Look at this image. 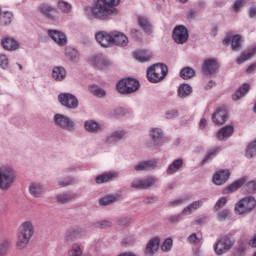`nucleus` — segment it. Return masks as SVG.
<instances>
[{"label":"nucleus","instance_id":"nucleus-58","mask_svg":"<svg viewBox=\"0 0 256 256\" xmlns=\"http://www.w3.org/2000/svg\"><path fill=\"white\" fill-rule=\"evenodd\" d=\"M73 184V179H67L66 181H58V185L60 187H67V185H72Z\"/></svg>","mask_w":256,"mask_h":256},{"label":"nucleus","instance_id":"nucleus-29","mask_svg":"<svg viewBox=\"0 0 256 256\" xmlns=\"http://www.w3.org/2000/svg\"><path fill=\"white\" fill-rule=\"evenodd\" d=\"M52 77L55 81H65L67 71L62 66H56L52 70Z\"/></svg>","mask_w":256,"mask_h":256},{"label":"nucleus","instance_id":"nucleus-24","mask_svg":"<svg viewBox=\"0 0 256 256\" xmlns=\"http://www.w3.org/2000/svg\"><path fill=\"white\" fill-rule=\"evenodd\" d=\"M246 182H247V179L245 178H242L233 182L232 184H230L229 186L223 189L222 191L223 195H229L230 193H235V191H237V189H241V187H243V185H245Z\"/></svg>","mask_w":256,"mask_h":256},{"label":"nucleus","instance_id":"nucleus-61","mask_svg":"<svg viewBox=\"0 0 256 256\" xmlns=\"http://www.w3.org/2000/svg\"><path fill=\"white\" fill-rule=\"evenodd\" d=\"M255 70H256V62L248 66V68L246 69V73L248 75H251V73H255Z\"/></svg>","mask_w":256,"mask_h":256},{"label":"nucleus","instance_id":"nucleus-64","mask_svg":"<svg viewBox=\"0 0 256 256\" xmlns=\"http://www.w3.org/2000/svg\"><path fill=\"white\" fill-rule=\"evenodd\" d=\"M249 245L256 248V235L249 241Z\"/></svg>","mask_w":256,"mask_h":256},{"label":"nucleus","instance_id":"nucleus-50","mask_svg":"<svg viewBox=\"0 0 256 256\" xmlns=\"http://www.w3.org/2000/svg\"><path fill=\"white\" fill-rule=\"evenodd\" d=\"M173 247V239L168 238L162 244V251L167 252Z\"/></svg>","mask_w":256,"mask_h":256},{"label":"nucleus","instance_id":"nucleus-63","mask_svg":"<svg viewBox=\"0 0 256 256\" xmlns=\"http://www.w3.org/2000/svg\"><path fill=\"white\" fill-rule=\"evenodd\" d=\"M205 127H207V120L205 118H202L199 123V128L205 129Z\"/></svg>","mask_w":256,"mask_h":256},{"label":"nucleus","instance_id":"nucleus-4","mask_svg":"<svg viewBox=\"0 0 256 256\" xmlns=\"http://www.w3.org/2000/svg\"><path fill=\"white\" fill-rule=\"evenodd\" d=\"M17 180V175L13 168L4 166L0 168V189L1 191H9L13 183Z\"/></svg>","mask_w":256,"mask_h":256},{"label":"nucleus","instance_id":"nucleus-46","mask_svg":"<svg viewBox=\"0 0 256 256\" xmlns=\"http://www.w3.org/2000/svg\"><path fill=\"white\" fill-rule=\"evenodd\" d=\"M57 8L62 11V13H69L71 11V4L69 2H66L64 0H58L57 2Z\"/></svg>","mask_w":256,"mask_h":256},{"label":"nucleus","instance_id":"nucleus-56","mask_svg":"<svg viewBox=\"0 0 256 256\" xmlns=\"http://www.w3.org/2000/svg\"><path fill=\"white\" fill-rule=\"evenodd\" d=\"M229 217V210H223L218 213V221H225Z\"/></svg>","mask_w":256,"mask_h":256},{"label":"nucleus","instance_id":"nucleus-22","mask_svg":"<svg viewBox=\"0 0 256 256\" xmlns=\"http://www.w3.org/2000/svg\"><path fill=\"white\" fill-rule=\"evenodd\" d=\"M212 121L215 125H225L227 122V110L220 108L212 115Z\"/></svg>","mask_w":256,"mask_h":256},{"label":"nucleus","instance_id":"nucleus-9","mask_svg":"<svg viewBox=\"0 0 256 256\" xmlns=\"http://www.w3.org/2000/svg\"><path fill=\"white\" fill-rule=\"evenodd\" d=\"M172 37L177 45H185L189 41V30L183 25L176 26L173 30Z\"/></svg>","mask_w":256,"mask_h":256},{"label":"nucleus","instance_id":"nucleus-38","mask_svg":"<svg viewBox=\"0 0 256 256\" xmlns=\"http://www.w3.org/2000/svg\"><path fill=\"white\" fill-rule=\"evenodd\" d=\"M123 137H125V133L123 131H115L106 138V143H108V145H111V143H117V141H121Z\"/></svg>","mask_w":256,"mask_h":256},{"label":"nucleus","instance_id":"nucleus-53","mask_svg":"<svg viewBox=\"0 0 256 256\" xmlns=\"http://www.w3.org/2000/svg\"><path fill=\"white\" fill-rule=\"evenodd\" d=\"M246 191L248 193H256V182L250 181L246 184Z\"/></svg>","mask_w":256,"mask_h":256},{"label":"nucleus","instance_id":"nucleus-14","mask_svg":"<svg viewBox=\"0 0 256 256\" xmlns=\"http://www.w3.org/2000/svg\"><path fill=\"white\" fill-rule=\"evenodd\" d=\"M151 142L148 144V147H161L165 142L163 138V131L159 128H151L150 130Z\"/></svg>","mask_w":256,"mask_h":256},{"label":"nucleus","instance_id":"nucleus-15","mask_svg":"<svg viewBox=\"0 0 256 256\" xmlns=\"http://www.w3.org/2000/svg\"><path fill=\"white\" fill-rule=\"evenodd\" d=\"M95 39L101 47H111L113 45V32L101 31L95 34Z\"/></svg>","mask_w":256,"mask_h":256},{"label":"nucleus","instance_id":"nucleus-40","mask_svg":"<svg viewBox=\"0 0 256 256\" xmlns=\"http://www.w3.org/2000/svg\"><path fill=\"white\" fill-rule=\"evenodd\" d=\"M180 77L185 81L193 79L195 77V71L191 67H184L180 70Z\"/></svg>","mask_w":256,"mask_h":256},{"label":"nucleus","instance_id":"nucleus-23","mask_svg":"<svg viewBox=\"0 0 256 256\" xmlns=\"http://www.w3.org/2000/svg\"><path fill=\"white\" fill-rule=\"evenodd\" d=\"M161 243V240L159 239V237H154L152 238L145 249V253L146 255H155V253H157V251H159V245Z\"/></svg>","mask_w":256,"mask_h":256},{"label":"nucleus","instance_id":"nucleus-2","mask_svg":"<svg viewBox=\"0 0 256 256\" xmlns=\"http://www.w3.org/2000/svg\"><path fill=\"white\" fill-rule=\"evenodd\" d=\"M33 235H35V226L33 225V222L25 221L20 224L16 234V250L23 251L24 249H27L29 243H31V239H33Z\"/></svg>","mask_w":256,"mask_h":256},{"label":"nucleus","instance_id":"nucleus-28","mask_svg":"<svg viewBox=\"0 0 256 256\" xmlns=\"http://www.w3.org/2000/svg\"><path fill=\"white\" fill-rule=\"evenodd\" d=\"M152 57L153 55L149 51L139 50L134 52V59L140 63H147V61H151Z\"/></svg>","mask_w":256,"mask_h":256},{"label":"nucleus","instance_id":"nucleus-59","mask_svg":"<svg viewBox=\"0 0 256 256\" xmlns=\"http://www.w3.org/2000/svg\"><path fill=\"white\" fill-rule=\"evenodd\" d=\"M245 3V0H237L235 3H234V6H233V9L234 11H239V8L240 7H243V4Z\"/></svg>","mask_w":256,"mask_h":256},{"label":"nucleus","instance_id":"nucleus-19","mask_svg":"<svg viewBox=\"0 0 256 256\" xmlns=\"http://www.w3.org/2000/svg\"><path fill=\"white\" fill-rule=\"evenodd\" d=\"M217 69H219V64L215 59L205 60L202 65L204 75H214V73H217Z\"/></svg>","mask_w":256,"mask_h":256},{"label":"nucleus","instance_id":"nucleus-34","mask_svg":"<svg viewBox=\"0 0 256 256\" xmlns=\"http://www.w3.org/2000/svg\"><path fill=\"white\" fill-rule=\"evenodd\" d=\"M247 93H249V84L245 83L238 89V91L235 92L232 99L233 101H239V99L245 97Z\"/></svg>","mask_w":256,"mask_h":256},{"label":"nucleus","instance_id":"nucleus-51","mask_svg":"<svg viewBox=\"0 0 256 256\" xmlns=\"http://www.w3.org/2000/svg\"><path fill=\"white\" fill-rule=\"evenodd\" d=\"M0 67L2 69H7L9 67V59L5 54H0Z\"/></svg>","mask_w":256,"mask_h":256},{"label":"nucleus","instance_id":"nucleus-41","mask_svg":"<svg viewBox=\"0 0 256 256\" xmlns=\"http://www.w3.org/2000/svg\"><path fill=\"white\" fill-rule=\"evenodd\" d=\"M90 92L92 95H95V97H99L100 99L103 97H106L107 92L105 90L97 85L90 86Z\"/></svg>","mask_w":256,"mask_h":256},{"label":"nucleus","instance_id":"nucleus-54","mask_svg":"<svg viewBox=\"0 0 256 256\" xmlns=\"http://www.w3.org/2000/svg\"><path fill=\"white\" fill-rule=\"evenodd\" d=\"M176 117H179V111H177V110H168L166 112V119H175Z\"/></svg>","mask_w":256,"mask_h":256},{"label":"nucleus","instance_id":"nucleus-8","mask_svg":"<svg viewBox=\"0 0 256 256\" xmlns=\"http://www.w3.org/2000/svg\"><path fill=\"white\" fill-rule=\"evenodd\" d=\"M58 101L66 109H77L79 107V100L71 93L59 94Z\"/></svg>","mask_w":256,"mask_h":256},{"label":"nucleus","instance_id":"nucleus-47","mask_svg":"<svg viewBox=\"0 0 256 256\" xmlns=\"http://www.w3.org/2000/svg\"><path fill=\"white\" fill-rule=\"evenodd\" d=\"M219 151H221V147H216L212 150H210L205 158L202 160V163H207V161H209V159H213V157H216L217 156V153H219Z\"/></svg>","mask_w":256,"mask_h":256},{"label":"nucleus","instance_id":"nucleus-32","mask_svg":"<svg viewBox=\"0 0 256 256\" xmlns=\"http://www.w3.org/2000/svg\"><path fill=\"white\" fill-rule=\"evenodd\" d=\"M29 193L32 197H41L45 193V188L41 183H32L29 186Z\"/></svg>","mask_w":256,"mask_h":256},{"label":"nucleus","instance_id":"nucleus-30","mask_svg":"<svg viewBox=\"0 0 256 256\" xmlns=\"http://www.w3.org/2000/svg\"><path fill=\"white\" fill-rule=\"evenodd\" d=\"M177 93L180 99H185L186 97H189L191 93H193V88L191 85L183 83L179 85Z\"/></svg>","mask_w":256,"mask_h":256},{"label":"nucleus","instance_id":"nucleus-18","mask_svg":"<svg viewBox=\"0 0 256 256\" xmlns=\"http://www.w3.org/2000/svg\"><path fill=\"white\" fill-rule=\"evenodd\" d=\"M112 45L117 47H127L129 45V38L122 32H112Z\"/></svg>","mask_w":256,"mask_h":256},{"label":"nucleus","instance_id":"nucleus-37","mask_svg":"<svg viewBox=\"0 0 256 256\" xmlns=\"http://www.w3.org/2000/svg\"><path fill=\"white\" fill-rule=\"evenodd\" d=\"M201 205H203V201L201 200L191 203L188 207L182 210V215L184 216L191 215V213H193V211H197V209H199Z\"/></svg>","mask_w":256,"mask_h":256},{"label":"nucleus","instance_id":"nucleus-17","mask_svg":"<svg viewBox=\"0 0 256 256\" xmlns=\"http://www.w3.org/2000/svg\"><path fill=\"white\" fill-rule=\"evenodd\" d=\"M231 43L232 51H239L241 49V43H243V36L236 34L234 36H226L223 40L224 45H229Z\"/></svg>","mask_w":256,"mask_h":256},{"label":"nucleus","instance_id":"nucleus-5","mask_svg":"<svg viewBox=\"0 0 256 256\" xmlns=\"http://www.w3.org/2000/svg\"><path fill=\"white\" fill-rule=\"evenodd\" d=\"M139 87V82L133 78H124L116 85V89L121 95H131V93L139 91Z\"/></svg>","mask_w":256,"mask_h":256},{"label":"nucleus","instance_id":"nucleus-33","mask_svg":"<svg viewBox=\"0 0 256 256\" xmlns=\"http://www.w3.org/2000/svg\"><path fill=\"white\" fill-rule=\"evenodd\" d=\"M181 167H183V159H176L168 166L166 173L167 175H175L181 170Z\"/></svg>","mask_w":256,"mask_h":256},{"label":"nucleus","instance_id":"nucleus-12","mask_svg":"<svg viewBox=\"0 0 256 256\" xmlns=\"http://www.w3.org/2000/svg\"><path fill=\"white\" fill-rule=\"evenodd\" d=\"M38 11L49 21H57L59 19V11L49 4H41L38 7Z\"/></svg>","mask_w":256,"mask_h":256},{"label":"nucleus","instance_id":"nucleus-55","mask_svg":"<svg viewBox=\"0 0 256 256\" xmlns=\"http://www.w3.org/2000/svg\"><path fill=\"white\" fill-rule=\"evenodd\" d=\"M95 227H98L99 229H105L106 227H111V221L104 220L102 222H97L95 224Z\"/></svg>","mask_w":256,"mask_h":256},{"label":"nucleus","instance_id":"nucleus-48","mask_svg":"<svg viewBox=\"0 0 256 256\" xmlns=\"http://www.w3.org/2000/svg\"><path fill=\"white\" fill-rule=\"evenodd\" d=\"M187 241L190 245H199V243H201V238L197 236V233H192L188 236Z\"/></svg>","mask_w":256,"mask_h":256},{"label":"nucleus","instance_id":"nucleus-13","mask_svg":"<svg viewBox=\"0 0 256 256\" xmlns=\"http://www.w3.org/2000/svg\"><path fill=\"white\" fill-rule=\"evenodd\" d=\"M89 63L92 67H95V69H99L100 71L111 67V61L107 60L102 54L90 57Z\"/></svg>","mask_w":256,"mask_h":256},{"label":"nucleus","instance_id":"nucleus-62","mask_svg":"<svg viewBox=\"0 0 256 256\" xmlns=\"http://www.w3.org/2000/svg\"><path fill=\"white\" fill-rule=\"evenodd\" d=\"M249 17H251V19H255V17H256V7H251L249 9Z\"/></svg>","mask_w":256,"mask_h":256},{"label":"nucleus","instance_id":"nucleus-39","mask_svg":"<svg viewBox=\"0 0 256 256\" xmlns=\"http://www.w3.org/2000/svg\"><path fill=\"white\" fill-rule=\"evenodd\" d=\"M255 53H256V46H252V48L247 53L242 54L241 57L237 58L236 63H238V65H241L245 63V61H249V59H251V57H253Z\"/></svg>","mask_w":256,"mask_h":256},{"label":"nucleus","instance_id":"nucleus-10","mask_svg":"<svg viewBox=\"0 0 256 256\" xmlns=\"http://www.w3.org/2000/svg\"><path fill=\"white\" fill-rule=\"evenodd\" d=\"M233 245L235 242L229 236H223L214 246V252L216 255H225Z\"/></svg>","mask_w":256,"mask_h":256},{"label":"nucleus","instance_id":"nucleus-45","mask_svg":"<svg viewBox=\"0 0 256 256\" xmlns=\"http://www.w3.org/2000/svg\"><path fill=\"white\" fill-rule=\"evenodd\" d=\"M117 201V196L115 195H106L105 197L99 200L100 205L107 207V205H111V203H115Z\"/></svg>","mask_w":256,"mask_h":256},{"label":"nucleus","instance_id":"nucleus-35","mask_svg":"<svg viewBox=\"0 0 256 256\" xmlns=\"http://www.w3.org/2000/svg\"><path fill=\"white\" fill-rule=\"evenodd\" d=\"M84 129H86L88 133H98V131L101 129V126H99V123L95 122L94 120H87L84 123Z\"/></svg>","mask_w":256,"mask_h":256},{"label":"nucleus","instance_id":"nucleus-43","mask_svg":"<svg viewBox=\"0 0 256 256\" xmlns=\"http://www.w3.org/2000/svg\"><path fill=\"white\" fill-rule=\"evenodd\" d=\"M66 57L69 59V61H73V63H77L79 61V52L75 48H70L66 52Z\"/></svg>","mask_w":256,"mask_h":256},{"label":"nucleus","instance_id":"nucleus-7","mask_svg":"<svg viewBox=\"0 0 256 256\" xmlns=\"http://www.w3.org/2000/svg\"><path fill=\"white\" fill-rule=\"evenodd\" d=\"M54 123L56 127L64 129V131H73L75 129V122L63 114H55Z\"/></svg>","mask_w":256,"mask_h":256},{"label":"nucleus","instance_id":"nucleus-27","mask_svg":"<svg viewBox=\"0 0 256 256\" xmlns=\"http://www.w3.org/2000/svg\"><path fill=\"white\" fill-rule=\"evenodd\" d=\"M138 25L144 33H153V26L147 17L138 16Z\"/></svg>","mask_w":256,"mask_h":256},{"label":"nucleus","instance_id":"nucleus-44","mask_svg":"<svg viewBox=\"0 0 256 256\" xmlns=\"http://www.w3.org/2000/svg\"><path fill=\"white\" fill-rule=\"evenodd\" d=\"M68 256H83V248H81V244H73L68 251Z\"/></svg>","mask_w":256,"mask_h":256},{"label":"nucleus","instance_id":"nucleus-36","mask_svg":"<svg viewBox=\"0 0 256 256\" xmlns=\"http://www.w3.org/2000/svg\"><path fill=\"white\" fill-rule=\"evenodd\" d=\"M75 197H77V195H75L71 192H68V193L58 194L56 196V199H57L58 203L65 205V203H69V201H73V199H75Z\"/></svg>","mask_w":256,"mask_h":256},{"label":"nucleus","instance_id":"nucleus-60","mask_svg":"<svg viewBox=\"0 0 256 256\" xmlns=\"http://www.w3.org/2000/svg\"><path fill=\"white\" fill-rule=\"evenodd\" d=\"M155 201H157V198L150 196V197H145L143 200V203H145L146 205H149L150 203H155Z\"/></svg>","mask_w":256,"mask_h":256},{"label":"nucleus","instance_id":"nucleus-6","mask_svg":"<svg viewBox=\"0 0 256 256\" xmlns=\"http://www.w3.org/2000/svg\"><path fill=\"white\" fill-rule=\"evenodd\" d=\"M256 207V200L253 196H247L242 198L240 201L237 202L235 205V213L237 215H244V213H250Z\"/></svg>","mask_w":256,"mask_h":256},{"label":"nucleus","instance_id":"nucleus-26","mask_svg":"<svg viewBox=\"0 0 256 256\" xmlns=\"http://www.w3.org/2000/svg\"><path fill=\"white\" fill-rule=\"evenodd\" d=\"M119 177V174L115 172H107L101 175H98L95 179V182L98 185H101V183H109V181H113V179Z\"/></svg>","mask_w":256,"mask_h":256},{"label":"nucleus","instance_id":"nucleus-16","mask_svg":"<svg viewBox=\"0 0 256 256\" xmlns=\"http://www.w3.org/2000/svg\"><path fill=\"white\" fill-rule=\"evenodd\" d=\"M47 33L59 47H65L67 45V35L65 33L59 30H48Z\"/></svg>","mask_w":256,"mask_h":256},{"label":"nucleus","instance_id":"nucleus-3","mask_svg":"<svg viewBox=\"0 0 256 256\" xmlns=\"http://www.w3.org/2000/svg\"><path fill=\"white\" fill-rule=\"evenodd\" d=\"M168 72L169 69L167 65L163 63L154 64L147 69L148 81H150V83H159L167 77Z\"/></svg>","mask_w":256,"mask_h":256},{"label":"nucleus","instance_id":"nucleus-11","mask_svg":"<svg viewBox=\"0 0 256 256\" xmlns=\"http://www.w3.org/2000/svg\"><path fill=\"white\" fill-rule=\"evenodd\" d=\"M156 183H157V178L153 176H149L143 179L137 178L133 180L130 184V187L132 189L143 190V189H149L153 187V185H155Z\"/></svg>","mask_w":256,"mask_h":256},{"label":"nucleus","instance_id":"nucleus-52","mask_svg":"<svg viewBox=\"0 0 256 256\" xmlns=\"http://www.w3.org/2000/svg\"><path fill=\"white\" fill-rule=\"evenodd\" d=\"M225 205H227V198L222 197L216 202L214 209H216V211H219V209H223Z\"/></svg>","mask_w":256,"mask_h":256},{"label":"nucleus","instance_id":"nucleus-49","mask_svg":"<svg viewBox=\"0 0 256 256\" xmlns=\"http://www.w3.org/2000/svg\"><path fill=\"white\" fill-rule=\"evenodd\" d=\"M167 221L170 223H179V221H183V212L180 214L168 216Z\"/></svg>","mask_w":256,"mask_h":256},{"label":"nucleus","instance_id":"nucleus-21","mask_svg":"<svg viewBox=\"0 0 256 256\" xmlns=\"http://www.w3.org/2000/svg\"><path fill=\"white\" fill-rule=\"evenodd\" d=\"M233 133H235V127L233 125H226L217 132L216 137L219 141H225V139L232 137Z\"/></svg>","mask_w":256,"mask_h":256},{"label":"nucleus","instance_id":"nucleus-42","mask_svg":"<svg viewBox=\"0 0 256 256\" xmlns=\"http://www.w3.org/2000/svg\"><path fill=\"white\" fill-rule=\"evenodd\" d=\"M255 155H256V140L249 143L246 148V157L248 159H253Z\"/></svg>","mask_w":256,"mask_h":256},{"label":"nucleus","instance_id":"nucleus-31","mask_svg":"<svg viewBox=\"0 0 256 256\" xmlns=\"http://www.w3.org/2000/svg\"><path fill=\"white\" fill-rule=\"evenodd\" d=\"M157 161L155 160H148L144 162L138 163L134 169L135 171H149L150 169H154L156 167Z\"/></svg>","mask_w":256,"mask_h":256},{"label":"nucleus","instance_id":"nucleus-25","mask_svg":"<svg viewBox=\"0 0 256 256\" xmlns=\"http://www.w3.org/2000/svg\"><path fill=\"white\" fill-rule=\"evenodd\" d=\"M1 43L5 51H17L19 49V43L13 38L6 37L2 39Z\"/></svg>","mask_w":256,"mask_h":256},{"label":"nucleus","instance_id":"nucleus-57","mask_svg":"<svg viewBox=\"0 0 256 256\" xmlns=\"http://www.w3.org/2000/svg\"><path fill=\"white\" fill-rule=\"evenodd\" d=\"M183 203H185V198H178L170 202V207H179V205H183Z\"/></svg>","mask_w":256,"mask_h":256},{"label":"nucleus","instance_id":"nucleus-1","mask_svg":"<svg viewBox=\"0 0 256 256\" xmlns=\"http://www.w3.org/2000/svg\"><path fill=\"white\" fill-rule=\"evenodd\" d=\"M120 0H97L93 6L85 8V15L90 20L107 21L108 18L118 15Z\"/></svg>","mask_w":256,"mask_h":256},{"label":"nucleus","instance_id":"nucleus-20","mask_svg":"<svg viewBox=\"0 0 256 256\" xmlns=\"http://www.w3.org/2000/svg\"><path fill=\"white\" fill-rule=\"evenodd\" d=\"M229 177H231L229 170H220L214 174L212 181L214 185H224L229 180Z\"/></svg>","mask_w":256,"mask_h":256}]
</instances>
